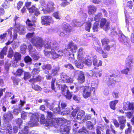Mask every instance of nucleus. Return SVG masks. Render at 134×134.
I'll list each match as a JSON object with an SVG mask.
<instances>
[{
    "instance_id": "nucleus-1",
    "label": "nucleus",
    "mask_w": 134,
    "mask_h": 134,
    "mask_svg": "<svg viewBox=\"0 0 134 134\" xmlns=\"http://www.w3.org/2000/svg\"><path fill=\"white\" fill-rule=\"evenodd\" d=\"M47 118L48 120L47 122L48 124L47 126H53L56 128H58L60 124L62 123L63 121L60 118H53V114L51 112L47 111Z\"/></svg>"
},
{
    "instance_id": "nucleus-2",
    "label": "nucleus",
    "mask_w": 134,
    "mask_h": 134,
    "mask_svg": "<svg viewBox=\"0 0 134 134\" xmlns=\"http://www.w3.org/2000/svg\"><path fill=\"white\" fill-rule=\"evenodd\" d=\"M31 42L37 48L40 49L43 46V41L42 39L39 37H34L31 39Z\"/></svg>"
},
{
    "instance_id": "nucleus-3",
    "label": "nucleus",
    "mask_w": 134,
    "mask_h": 134,
    "mask_svg": "<svg viewBox=\"0 0 134 134\" xmlns=\"http://www.w3.org/2000/svg\"><path fill=\"white\" fill-rule=\"evenodd\" d=\"M15 29H17V31L21 35L24 34L26 33L25 26L19 23H15L14 25Z\"/></svg>"
},
{
    "instance_id": "nucleus-4",
    "label": "nucleus",
    "mask_w": 134,
    "mask_h": 134,
    "mask_svg": "<svg viewBox=\"0 0 134 134\" xmlns=\"http://www.w3.org/2000/svg\"><path fill=\"white\" fill-rule=\"evenodd\" d=\"M41 20L42 24L46 26L49 25H50V23H53L54 21L52 18L49 16L42 17Z\"/></svg>"
},
{
    "instance_id": "nucleus-5",
    "label": "nucleus",
    "mask_w": 134,
    "mask_h": 134,
    "mask_svg": "<svg viewBox=\"0 0 134 134\" xmlns=\"http://www.w3.org/2000/svg\"><path fill=\"white\" fill-rule=\"evenodd\" d=\"M62 93L64 94L66 98L70 99L71 98L72 95L69 92L67 86L65 85L61 86Z\"/></svg>"
},
{
    "instance_id": "nucleus-6",
    "label": "nucleus",
    "mask_w": 134,
    "mask_h": 134,
    "mask_svg": "<svg viewBox=\"0 0 134 134\" xmlns=\"http://www.w3.org/2000/svg\"><path fill=\"white\" fill-rule=\"evenodd\" d=\"M91 88L89 86H86L84 88L83 96L84 98H87L89 97L91 94Z\"/></svg>"
},
{
    "instance_id": "nucleus-7",
    "label": "nucleus",
    "mask_w": 134,
    "mask_h": 134,
    "mask_svg": "<svg viewBox=\"0 0 134 134\" xmlns=\"http://www.w3.org/2000/svg\"><path fill=\"white\" fill-rule=\"evenodd\" d=\"M83 49L82 48H80L79 50L77 55V59L79 61H82L84 62V60L87 56L85 54L83 51Z\"/></svg>"
},
{
    "instance_id": "nucleus-8",
    "label": "nucleus",
    "mask_w": 134,
    "mask_h": 134,
    "mask_svg": "<svg viewBox=\"0 0 134 134\" xmlns=\"http://www.w3.org/2000/svg\"><path fill=\"white\" fill-rule=\"evenodd\" d=\"M7 32L11 38L13 37V40L16 39L17 36L18 31L16 29H14L12 27L10 28L8 30Z\"/></svg>"
},
{
    "instance_id": "nucleus-9",
    "label": "nucleus",
    "mask_w": 134,
    "mask_h": 134,
    "mask_svg": "<svg viewBox=\"0 0 134 134\" xmlns=\"http://www.w3.org/2000/svg\"><path fill=\"white\" fill-rule=\"evenodd\" d=\"M54 6V4L52 2H49L44 7L45 9L43 8L42 10L44 13H46L47 12H49L52 11L53 10V8Z\"/></svg>"
},
{
    "instance_id": "nucleus-10",
    "label": "nucleus",
    "mask_w": 134,
    "mask_h": 134,
    "mask_svg": "<svg viewBox=\"0 0 134 134\" xmlns=\"http://www.w3.org/2000/svg\"><path fill=\"white\" fill-rule=\"evenodd\" d=\"M65 51H59L57 54L54 51L51 52V54L53 59H55L57 58L63 56L65 55Z\"/></svg>"
},
{
    "instance_id": "nucleus-11",
    "label": "nucleus",
    "mask_w": 134,
    "mask_h": 134,
    "mask_svg": "<svg viewBox=\"0 0 134 134\" xmlns=\"http://www.w3.org/2000/svg\"><path fill=\"white\" fill-rule=\"evenodd\" d=\"M39 120V118L38 115L36 114H34L32 115L31 118V122L33 126H35L37 125V122Z\"/></svg>"
},
{
    "instance_id": "nucleus-12",
    "label": "nucleus",
    "mask_w": 134,
    "mask_h": 134,
    "mask_svg": "<svg viewBox=\"0 0 134 134\" xmlns=\"http://www.w3.org/2000/svg\"><path fill=\"white\" fill-rule=\"evenodd\" d=\"M70 127L65 125H61L60 127V131L63 134H68L69 132Z\"/></svg>"
},
{
    "instance_id": "nucleus-13",
    "label": "nucleus",
    "mask_w": 134,
    "mask_h": 134,
    "mask_svg": "<svg viewBox=\"0 0 134 134\" xmlns=\"http://www.w3.org/2000/svg\"><path fill=\"white\" fill-rule=\"evenodd\" d=\"M4 119L6 121L9 122L13 118V115L10 111L5 113L3 115Z\"/></svg>"
},
{
    "instance_id": "nucleus-14",
    "label": "nucleus",
    "mask_w": 134,
    "mask_h": 134,
    "mask_svg": "<svg viewBox=\"0 0 134 134\" xmlns=\"http://www.w3.org/2000/svg\"><path fill=\"white\" fill-rule=\"evenodd\" d=\"M26 23L27 25V29L28 30L31 31L34 30L35 25L32 21H31L29 19H28Z\"/></svg>"
},
{
    "instance_id": "nucleus-15",
    "label": "nucleus",
    "mask_w": 134,
    "mask_h": 134,
    "mask_svg": "<svg viewBox=\"0 0 134 134\" xmlns=\"http://www.w3.org/2000/svg\"><path fill=\"white\" fill-rule=\"evenodd\" d=\"M109 24V23L105 19L103 18L100 20V27L101 28L103 27H106L107 29H108Z\"/></svg>"
},
{
    "instance_id": "nucleus-16",
    "label": "nucleus",
    "mask_w": 134,
    "mask_h": 134,
    "mask_svg": "<svg viewBox=\"0 0 134 134\" xmlns=\"http://www.w3.org/2000/svg\"><path fill=\"white\" fill-rule=\"evenodd\" d=\"M61 78L62 80L64 82H70L71 83L73 82V79L68 76L65 74L63 73L61 76Z\"/></svg>"
},
{
    "instance_id": "nucleus-17",
    "label": "nucleus",
    "mask_w": 134,
    "mask_h": 134,
    "mask_svg": "<svg viewBox=\"0 0 134 134\" xmlns=\"http://www.w3.org/2000/svg\"><path fill=\"white\" fill-rule=\"evenodd\" d=\"M70 111L69 110L66 108H64L62 109H60L59 108H58V109H56V111H54V112L55 113H58L59 114H60L63 115L68 114L69 113Z\"/></svg>"
},
{
    "instance_id": "nucleus-18",
    "label": "nucleus",
    "mask_w": 134,
    "mask_h": 134,
    "mask_svg": "<svg viewBox=\"0 0 134 134\" xmlns=\"http://www.w3.org/2000/svg\"><path fill=\"white\" fill-rule=\"evenodd\" d=\"M123 109L125 110H130L133 108V104L129 102H127L124 104Z\"/></svg>"
},
{
    "instance_id": "nucleus-19",
    "label": "nucleus",
    "mask_w": 134,
    "mask_h": 134,
    "mask_svg": "<svg viewBox=\"0 0 134 134\" xmlns=\"http://www.w3.org/2000/svg\"><path fill=\"white\" fill-rule=\"evenodd\" d=\"M30 13H34V15L36 16L40 14L39 12L38 9L36 8L34 6H32L29 9Z\"/></svg>"
},
{
    "instance_id": "nucleus-20",
    "label": "nucleus",
    "mask_w": 134,
    "mask_h": 134,
    "mask_svg": "<svg viewBox=\"0 0 134 134\" xmlns=\"http://www.w3.org/2000/svg\"><path fill=\"white\" fill-rule=\"evenodd\" d=\"M78 76L77 80L80 83H82L85 81V76L83 73L82 71H80L78 73Z\"/></svg>"
},
{
    "instance_id": "nucleus-21",
    "label": "nucleus",
    "mask_w": 134,
    "mask_h": 134,
    "mask_svg": "<svg viewBox=\"0 0 134 134\" xmlns=\"http://www.w3.org/2000/svg\"><path fill=\"white\" fill-rule=\"evenodd\" d=\"M77 112L78 113L77 116V119L78 120H81L82 118L83 117L85 114V112L84 111L81 110H78Z\"/></svg>"
},
{
    "instance_id": "nucleus-22",
    "label": "nucleus",
    "mask_w": 134,
    "mask_h": 134,
    "mask_svg": "<svg viewBox=\"0 0 134 134\" xmlns=\"http://www.w3.org/2000/svg\"><path fill=\"white\" fill-rule=\"evenodd\" d=\"M97 10V8L94 6H90L88 7V14L91 15L92 13H95Z\"/></svg>"
},
{
    "instance_id": "nucleus-23",
    "label": "nucleus",
    "mask_w": 134,
    "mask_h": 134,
    "mask_svg": "<svg viewBox=\"0 0 134 134\" xmlns=\"http://www.w3.org/2000/svg\"><path fill=\"white\" fill-rule=\"evenodd\" d=\"M83 63L87 65H91L92 64V61L90 57L87 56L85 59Z\"/></svg>"
},
{
    "instance_id": "nucleus-24",
    "label": "nucleus",
    "mask_w": 134,
    "mask_h": 134,
    "mask_svg": "<svg viewBox=\"0 0 134 134\" xmlns=\"http://www.w3.org/2000/svg\"><path fill=\"white\" fill-rule=\"evenodd\" d=\"M132 63V58L131 56L127 57L126 60V65L130 67Z\"/></svg>"
},
{
    "instance_id": "nucleus-25",
    "label": "nucleus",
    "mask_w": 134,
    "mask_h": 134,
    "mask_svg": "<svg viewBox=\"0 0 134 134\" xmlns=\"http://www.w3.org/2000/svg\"><path fill=\"white\" fill-rule=\"evenodd\" d=\"M7 47L5 46L1 51L0 53V57L2 59L3 58L4 55H6L7 52Z\"/></svg>"
},
{
    "instance_id": "nucleus-26",
    "label": "nucleus",
    "mask_w": 134,
    "mask_h": 134,
    "mask_svg": "<svg viewBox=\"0 0 134 134\" xmlns=\"http://www.w3.org/2000/svg\"><path fill=\"white\" fill-rule=\"evenodd\" d=\"M65 31L64 30H63L62 28L57 29V32L59 35L61 37H63L65 36L66 35Z\"/></svg>"
},
{
    "instance_id": "nucleus-27",
    "label": "nucleus",
    "mask_w": 134,
    "mask_h": 134,
    "mask_svg": "<svg viewBox=\"0 0 134 134\" xmlns=\"http://www.w3.org/2000/svg\"><path fill=\"white\" fill-rule=\"evenodd\" d=\"M75 65L76 67L77 68L82 69L83 68V65L82 63H83L82 61H79L78 60V61H75Z\"/></svg>"
},
{
    "instance_id": "nucleus-28",
    "label": "nucleus",
    "mask_w": 134,
    "mask_h": 134,
    "mask_svg": "<svg viewBox=\"0 0 134 134\" xmlns=\"http://www.w3.org/2000/svg\"><path fill=\"white\" fill-rule=\"evenodd\" d=\"M68 46H69V49H71V50L72 51H73V49L75 50H76L77 49V46L76 45L74 44V43L72 42H70L68 44Z\"/></svg>"
},
{
    "instance_id": "nucleus-29",
    "label": "nucleus",
    "mask_w": 134,
    "mask_h": 134,
    "mask_svg": "<svg viewBox=\"0 0 134 134\" xmlns=\"http://www.w3.org/2000/svg\"><path fill=\"white\" fill-rule=\"evenodd\" d=\"M58 48V44L56 42H52L51 46V52H53V51H55L57 50Z\"/></svg>"
},
{
    "instance_id": "nucleus-30",
    "label": "nucleus",
    "mask_w": 134,
    "mask_h": 134,
    "mask_svg": "<svg viewBox=\"0 0 134 134\" xmlns=\"http://www.w3.org/2000/svg\"><path fill=\"white\" fill-rule=\"evenodd\" d=\"M66 106V103L63 102H62L60 104L58 105V108H56L55 109H54V111H56V109H58V108H59L60 109H64L65 108Z\"/></svg>"
},
{
    "instance_id": "nucleus-31",
    "label": "nucleus",
    "mask_w": 134,
    "mask_h": 134,
    "mask_svg": "<svg viewBox=\"0 0 134 134\" xmlns=\"http://www.w3.org/2000/svg\"><path fill=\"white\" fill-rule=\"evenodd\" d=\"M93 65L96 66L98 67L102 65V62L100 60L98 61L96 59H94L93 61Z\"/></svg>"
},
{
    "instance_id": "nucleus-32",
    "label": "nucleus",
    "mask_w": 134,
    "mask_h": 134,
    "mask_svg": "<svg viewBox=\"0 0 134 134\" xmlns=\"http://www.w3.org/2000/svg\"><path fill=\"white\" fill-rule=\"evenodd\" d=\"M94 48L99 53H103L104 51L103 50L102 48L98 44L96 45V46H94Z\"/></svg>"
},
{
    "instance_id": "nucleus-33",
    "label": "nucleus",
    "mask_w": 134,
    "mask_h": 134,
    "mask_svg": "<svg viewBox=\"0 0 134 134\" xmlns=\"http://www.w3.org/2000/svg\"><path fill=\"white\" fill-rule=\"evenodd\" d=\"M118 102V100H115L114 101L111 102L110 103V108L114 110L115 109V106L116 104Z\"/></svg>"
},
{
    "instance_id": "nucleus-34",
    "label": "nucleus",
    "mask_w": 134,
    "mask_h": 134,
    "mask_svg": "<svg viewBox=\"0 0 134 134\" xmlns=\"http://www.w3.org/2000/svg\"><path fill=\"white\" fill-rule=\"evenodd\" d=\"M42 68L43 70H50L52 68V66L50 64H44L42 66Z\"/></svg>"
},
{
    "instance_id": "nucleus-35",
    "label": "nucleus",
    "mask_w": 134,
    "mask_h": 134,
    "mask_svg": "<svg viewBox=\"0 0 134 134\" xmlns=\"http://www.w3.org/2000/svg\"><path fill=\"white\" fill-rule=\"evenodd\" d=\"M14 57L15 58V60L18 61L20 60L21 59V55L18 52H16L15 53Z\"/></svg>"
},
{
    "instance_id": "nucleus-36",
    "label": "nucleus",
    "mask_w": 134,
    "mask_h": 134,
    "mask_svg": "<svg viewBox=\"0 0 134 134\" xmlns=\"http://www.w3.org/2000/svg\"><path fill=\"white\" fill-rule=\"evenodd\" d=\"M27 47V46L25 44H23L20 47V50L22 53L23 54L25 53Z\"/></svg>"
},
{
    "instance_id": "nucleus-37",
    "label": "nucleus",
    "mask_w": 134,
    "mask_h": 134,
    "mask_svg": "<svg viewBox=\"0 0 134 134\" xmlns=\"http://www.w3.org/2000/svg\"><path fill=\"white\" fill-rule=\"evenodd\" d=\"M52 43L49 41L45 42L44 45L45 49H51Z\"/></svg>"
},
{
    "instance_id": "nucleus-38",
    "label": "nucleus",
    "mask_w": 134,
    "mask_h": 134,
    "mask_svg": "<svg viewBox=\"0 0 134 134\" xmlns=\"http://www.w3.org/2000/svg\"><path fill=\"white\" fill-rule=\"evenodd\" d=\"M86 125L88 128L90 130L92 129L94 127L93 124L90 121H88L86 123Z\"/></svg>"
},
{
    "instance_id": "nucleus-39",
    "label": "nucleus",
    "mask_w": 134,
    "mask_h": 134,
    "mask_svg": "<svg viewBox=\"0 0 134 134\" xmlns=\"http://www.w3.org/2000/svg\"><path fill=\"white\" fill-rule=\"evenodd\" d=\"M99 25L98 22L96 21L95 23L93 28V29L94 31H98Z\"/></svg>"
},
{
    "instance_id": "nucleus-40",
    "label": "nucleus",
    "mask_w": 134,
    "mask_h": 134,
    "mask_svg": "<svg viewBox=\"0 0 134 134\" xmlns=\"http://www.w3.org/2000/svg\"><path fill=\"white\" fill-rule=\"evenodd\" d=\"M13 131V130L12 126L10 125H8L7 126L6 129V132L9 133V134L11 133Z\"/></svg>"
},
{
    "instance_id": "nucleus-41",
    "label": "nucleus",
    "mask_w": 134,
    "mask_h": 134,
    "mask_svg": "<svg viewBox=\"0 0 134 134\" xmlns=\"http://www.w3.org/2000/svg\"><path fill=\"white\" fill-rule=\"evenodd\" d=\"M30 114H31L26 112H25L21 114V117L23 119L25 120L29 116Z\"/></svg>"
},
{
    "instance_id": "nucleus-42",
    "label": "nucleus",
    "mask_w": 134,
    "mask_h": 134,
    "mask_svg": "<svg viewBox=\"0 0 134 134\" xmlns=\"http://www.w3.org/2000/svg\"><path fill=\"white\" fill-rule=\"evenodd\" d=\"M40 69L39 68H34L33 69L31 73L33 75L38 74L40 71Z\"/></svg>"
},
{
    "instance_id": "nucleus-43",
    "label": "nucleus",
    "mask_w": 134,
    "mask_h": 134,
    "mask_svg": "<svg viewBox=\"0 0 134 134\" xmlns=\"http://www.w3.org/2000/svg\"><path fill=\"white\" fill-rule=\"evenodd\" d=\"M101 42L102 43V46H106L107 45H108V43L109 42V40L108 39L104 38L102 40Z\"/></svg>"
},
{
    "instance_id": "nucleus-44",
    "label": "nucleus",
    "mask_w": 134,
    "mask_h": 134,
    "mask_svg": "<svg viewBox=\"0 0 134 134\" xmlns=\"http://www.w3.org/2000/svg\"><path fill=\"white\" fill-rule=\"evenodd\" d=\"M118 120L120 124L125 123L126 119L124 116H120L119 117Z\"/></svg>"
},
{
    "instance_id": "nucleus-45",
    "label": "nucleus",
    "mask_w": 134,
    "mask_h": 134,
    "mask_svg": "<svg viewBox=\"0 0 134 134\" xmlns=\"http://www.w3.org/2000/svg\"><path fill=\"white\" fill-rule=\"evenodd\" d=\"M62 3L61 5L63 7H65L70 4V3L67 1V0H61Z\"/></svg>"
},
{
    "instance_id": "nucleus-46",
    "label": "nucleus",
    "mask_w": 134,
    "mask_h": 134,
    "mask_svg": "<svg viewBox=\"0 0 134 134\" xmlns=\"http://www.w3.org/2000/svg\"><path fill=\"white\" fill-rule=\"evenodd\" d=\"M34 52L30 53V54L33 58L34 59L36 60H37L39 58V57Z\"/></svg>"
},
{
    "instance_id": "nucleus-47",
    "label": "nucleus",
    "mask_w": 134,
    "mask_h": 134,
    "mask_svg": "<svg viewBox=\"0 0 134 134\" xmlns=\"http://www.w3.org/2000/svg\"><path fill=\"white\" fill-rule=\"evenodd\" d=\"M13 50L11 48H10L8 51V57L9 58H11L13 55Z\"/></svg>"
},
{
    "instance_id": "nucleus-48",
    "label": "nucleus",
    "mask_w": 134,
    "mask_h": 134,
    "mask_svg": "<svg viewBox=\"0 0 134 134\" xmlns=\"http://www.w3.org/2000/svg\"><path fill=\"white\" fill-rule=\"evenodd\" d=\"M114 79V78L112 77H111L109 78L108 81V84H110L115 83L116 81Z\"/></svg>"
},
{
    "instance_id": "nucleus-49",
    "label": "nucleus",
    "mask_w": 134,
    "mask_h": 134,
    "mask_svg": "<svg viewBox=\"0 0 134 134\" xmlns=\"http://www.w3.org/2000/svg\"><path fill=\"white\" fill-rule=\"evenodd\" d=\"M91 26V23L90 22H88L87 23L85 26L86 30L87 31H89Z\"/></svg>"
},
{
    "instance_id": "nucleus-50",
    "label": "nucleus",
    "mask_w": 134,
    "mask_h": 134,
    "mask_svg": "<svg viewBox=\"0 0 134 134\" xmlns=\"http://www.w3.org/2000/svg\"><path fill=\"white\" fill-rule=\"evenodd\" d=\"M59 69L58 68H56L55 69H53L52 71L51 74L54 75H55L57 74L58 72V71Z\"/></svg>"
},
{
    "instance_id": "nucleus-51",
    "label": "nucleus",
    "mask_w": 134,
    "mask_h": 134,
    "mask_svg": "<svg viewBox=\"0 0 134 134\" xmlns=\"http://www.w3.org/2000/svg\"><path fill=\"white\" fill-rule=\"evenodd\" d=\"M23 72V70L21 69H18L16 72L15 73V75H16L20 76Z\"/></svg>"
},
{
    "instance_id": "nucleus-52",
    "label": "nucleus",
    "mask_w": 134,
    "mask_h": 134,
    "mask_svg": "<svg viewBox=\"0 0 134 134\" xmlns=\"http://www.w3.org/2000/svg\"><path fill=\"white\" fill-rule=\"evenodd\" d=\"M28 48L29 50L30 54V53L35 52V50L33 48L31 44H29L28 46Z\"/></svg>"
},
{
    "instance_id": "nucleus-53",
    "label": "nucleus",
    "mask_w": 134,
    "mask_h": 134,
    "mask_svg": "<svg viewBox=\"0 0 134 134\" xmlns=\"http://www.w3.org/2000/svg\"><path fill=\"white\" fill-rule=\"evenodd\" d=\"M20 132L22 134H28L29 133L28 127L27 126H25L24 129Z\"/></svg>"
},
{
    "instance_id": "nucleus-54",
    "label": "nucleus",
    "mask_w": 134,
    "mask_h": 134,
    "mask_svg": "<svg viewBox=\"0 0 134 134\" xmlns=\"http://www.w3.org/2000/svg\"><path fill=\"white\" fill-rule=\"evenodd\" d=\"M98 80L97 79V82L94 83V82H93L91 84V87L93 88H97L98 86Z\"/></svg>"
},
{
    "instance_id": "nucleus-55",
    "label": "nucleus",
    "mask_w": 134,
    "mask_h": 134,
    "mask_svg": "<svg viewBox=\"0 0 134 134\" xmlns=\"http://www.w3.org/2000/svg\"><path fill=\"white\" fill-rule=\"evenodd\" d=\"M32 87L36 91H40L41 90V88L39 86L37 85H32Z\"/></svg>"
},
{
    "instance_id": "nucleus-56",
    "label": "nucleus",
    "mask_w": 134,
    "mask_h": 134,
    "mask_svg": "<svg viewBox=\"0 0 134 134\" xmlns=\"http://www.w3.org/2000/svg\"><path fill=\"white\" fill-rule=\"evenodd\" d=\"M102 75V73L100 72H98L96 73L93 76V78L95 79L96 78L100 77Z\"/></svg>"
},
{
    "instance_id": "nucleus-57",
    "label": "nucleus",
    "mask_w": 134,
    "mask_h": 134,
    "mask_svg": "<svg viewBox=\"0 0 134 134\" xmlns=\"http://www.w3.org/2000/svg\"><path fill=\"white\" fill-rule=\"evenodd\" d=\"M72 24L74 26H78L79 25V23L77 22L76 19H74L72 21Z\"/></svg>"
},
{
    "instance_id": "nucleus-58",
    "label": "nucleus",
    "mask_w": 134,
    "mask_h": 134,
    "mask_svg": "<svg viewBox=\"0 0 134 134\" xmlns=\"http://www.w3.org/2000/svg\"><path fill=\"white\" fill-rule=\"evenodd\" d=\"M16 124L19 126V127L20 128L21 125L23 122L22 119H17L16 120Z\"/></svg>"
},
{
    "instance_id": "nucleus-59",
    "label": "nucleus",
    "mask_w": 134,
    "mask_h": 134,
    "mask_svg": "<svg viewBox=\"0 0 134 134\" xmlns=\"http://www.w3.org/2000/svg\"><path fill=\"white\" fill-rule=\"evenodd\" d=\"M41 79V77L40 76H38L36 78H33L32 79H30L29 81L30 82H35L36 81H38L40 80Z\"/></svg>"
},
{
    "instance_id": "nucleus-60",
    "label": "nucleus",
    "mask_w": 134,
    "mask_h": 134,
    "mask_svg": "<svg viewBox=\"0 0 134 134\" xmlns=\"http://www.w3.org/2000/svg\"><path fill=\"white\" fill-rule=\"evenodd\" d=\"M55 79H54V78L53 79H52V80L51 82V88L53 90H54L55 91V92L56 91H55V87H54V83L55 82Z\"/></svg>"
},
{
    "instance_id": "nucleus-61",
    "label": "nucleus",
    "mask_w": 134,
    "mask_h": 134,
    "mask_svg": "<svg viewBox=\"0 0 134 134\" xmlns=\"http://www.w3.org/2000/svg\"><path fill=\"white\" fill-rule=\"evenodd\" d=\"M31 77V75L29 72H26L25 73L24 77V79L25 80L28 79Z\"/></svg>"
},
{
    "instance_id": "nucleus-62",
    "label": "nucleus",
    "mask_w": 134,
    "mask_h": 134,
    "mask_svg": "<svg viewBox=\"0 0 134 134\" xmlns=\"http://www.w3.org/2000/svg\"><path fill=\"white\" fill-rule=\"evenodd\" d=\"M129 71L130 69L129 68H127L126 69L121 70V72L122 74H128V72Z\"/></svg>"
},
{
    "instance_id": "nucleus-63",
    "label": "nucleus",
    "mask_w": 134,
    "mask_h": 134,
    "mask_svg": "<svg viewBox=\"0 0 134 134\" xmlns=\"http://www.w3.org/2000/svg\"><path fill=\"white\" fill-rule=\"evenodd\" d=\"M20 112V109L19 108L18 109L15 108L13 110V113L14 114L18 115Z\"/></svg>"
},
{
    "instance_id": "nucleus-64",
    "label": "nucleus",
    "mask_w": 134,
    "mask_h": 134,
    "mask_svg": "<svg viewBox=\"0 0 134 134\" xmlns=\"http://www.w3.org/2000/svg\"><path fill=\"white\" fill-rule=\"evenodd\" d=\"M91 115L90 114H86L85 116V117L83 119V121H84L87 120H89L91 118Z\"/></svg>"
}]
</instances>
